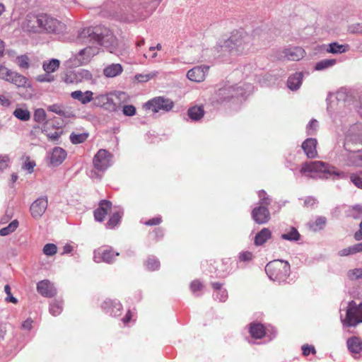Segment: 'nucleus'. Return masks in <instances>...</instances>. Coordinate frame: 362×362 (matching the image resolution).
<instances>
[{
	"label": "nucleus",
	"mask_w": 362,
	"mask_h": 362,
	"mask_svg": "<svg viewBox=\"0 0 362 362\" xmlns=\"http://www.w3.org/2000/svg\"><path fill=\"white\" fill-rule=\"evenodd\" d=\"M290 268L288 262L276 259L269 262L265 271L270 279L281 282L286 281L289 276Z\"/></svg>",
	"instance_id": "3"
},
{
	"label": "nucleus",
	"mask_w": 362,
	"mask_h": 362,
	"mask_svg": "<svg viewBox=\"0 0 362 362\" xmlns=\"http://www.w3.org/2000/svg\"><path fill=\"white\" fill-rule=\"evenodd\" d=\"M146 269L149 271H156L160 267L159 262L154 257H149L145 262Z\"/></svg>",
	"instance_id": "41"
},
{
	"label": "nucleus",
	"mask_w": 362,
	"mask_h": 362,
	"mask_svg": "<svg viewBox=\"0 0 362 362\" xmlns=\"http://www.w3.org/2000/svg\"><path fill=\"white\" fill-rule=\"evenodd\" d=\"M351 182L358 188L362 189V173L352 174L350 177Z\"/></svg>",
	"instance_id": "44"
},
{
	"label": "nucleus",
	"mask_w": 362,
	"mask_h": 362,
	"mask_svg": "<svg viewBox=\"0 0 362 362\" xmlns=\"http://www.w3.org/2000/svg\"><path fill=\"white\" fill-rule=\"evenodd\" d=\"M37 291L42 296L52 298L57 293L53 284L47 279L42 280L37 284Z\"/></svg>",
	"instance_id": "16"
},
{
	"label": "nucleus",
	"mask_w": 362,
	"mask_h": 362,
	"mask_svg": "<svg viewBox=\"0 0 362 362\" xmlns=\"http://www.w3.org/2000/svg\"><path fill=\"white\" fill-rule=\"evenodd\" d=\"M258 196L259 197V204L261 206H267L270 204V199L267 196V193L264 190L259 192Z\"/></svg>",
	"instance_id": "43"
},
{
	"label": "nucleus",
	"mask_w": 362,
	"mask_h": 362,
	"mask_svg": "<svg viewBox=\"0 0 362 362\" xmlns=\"http://www.w3.org/2000/svg\"><path fill=\"white\" fill-rule=\"evenodd\" d=\"M303 74L301 72L296 73L291 76L287 81L288 87L291 90H297L302 83Z\"/></svg>",
	"instance_id": "27"
},
{
	"label": "nucleus",
	"mask_w": 362,
	"mask_h": 362,
	"mask_svg": "<svg viewBox=\"0 0 362 362\" xmlns=\"http://www.w3.org/2000/svg\"><path fill=\"white\" fill-rule=\"evenodd\" d=\"M15 117L21 121H28L30 119V112L27 108L17 107L13 112Z\"/></svg>",
	"instance_id": "31"
},
{
	"label": "nucleus",
	"mask_w": 362,
	"mask_h": 362,
	"mask_svg": "<svg viewBox=\"0 0 362 362\" xmlns=\"http://www.w3.org/2000/svg\"><path fill=\"white\" fill-rule=\"evenodd\" d=\"M112 204L111 202L103 199L98 204V207L94 211V218L98 222H103L107 214L111 211Z\"/></svg>",
	"instance_id": "14"
},
{
	"label": "nucleus",
	"mask_w": 362,
	"mask_h": 362,
	"mask_svg": "<svg viewBox=\"0 0 362 362\" xmlns=\"http://www.w3.org/2000/svg\"><path fill=\"white\" fill-rule=\"evenodd\" d=\"M317 141L315 139L309 138L304 141L302 144V148L303 149L305 155L309 158H313L317 156V151L316 146Z\"/></svg>",
	"instance_id": "19"
},
{
	"label": "nucleus",
	"mask_w": 362,
	"mask_h": 362,
	"mask_svg": "<svg viewBox=\"0 0 362 362\" xmlns=\"http://www.w3.org/2000/svg\"><path fill=\"white\" fill-rule=\"evenodd\" d=\"M4 291L7 295L6 298V301L11 302L13 304H16L18 303V300L12 296L11 287L9 286V285H6L4 286Z\"/></svg>",
	"instance_id": "45"
},
{
	"label": "nucleus",
	"mask_w": 362,
	"mask_h": 362,
	"mask_svg": "<svg viewBox=\"0 0 362 362\" xmlns=\"http://www.w3.org/2000/svg\"><path fill=\"white\" fill-rule=\"evenodd\" d=\"M35 166V163L34 161L30 160L29 158H27L24 167L26 170L29 171V173H32L33 171V168Z\"/></svg>",
	"instance_id": "57"
},
{
	"label": "nucleus",
	"mask_w": 362,
	"mask_h": 362,
	"mask_svg": "<svg viewBox=\"0 0 362 362\" xmlns=\"http://www.w3.org/2000/svg\"><path fill=\"white\" fill-rule=\"evenodd\" d=\"M48 205L46 197L37 199L30 206V211L34 218H40L45 212Z\"/></svg>",
	"instance_id": "9"
},
{
	"label": "nucleus",
	"mask_w": 362,
	"mask_h": 362,
	"mask_svg": "<svg viewBox=\"0 0 362 362\" xmlns=\"http://www.w3.org/2000/svg\"><path fill=\"white\" fill-rule=\"evenodd\" d=\"M122 215V214L118 211L113 213L106 224L107 228H113L117 226L120 223Z\"/></svg>",
	"instance_id": "33"
},
{
	"label": "nucleus",
	"mask_w": 362,
	"mask_h": 362,
	"mask_svg": "<svg viewBox=\"0 0 362 362\" xmlns=\"http://www.w3.org/2000/svg\"><path fill=\"white\" fill-rule=\"evenodd\" d=\"M77 40L81 44H91L81 49L78 54V60L81 64H86L98 53V48L93 42H81V41L78 40V37L77 38Z\"/></svg>",
	"instance_id": "10"
},
{
	"label": "nucleus",
	"mask_w": 362,
	"mask_h": 362,
	"mask_svg": "<svg viewBox=\"0 0 362 362\" xmlns=\"http://www.w3.org/2000/svg\"><path fill=\"white\" fill-rule=\"evenodd\" d=\"M73 250V247L70 245H66L63 247V254L70 253Z\"/></svg>",
	"instance_id": "64"
},
{
	"label": "nucleus",
	"mask_w": 362,
	"mask_h": 362,
	"mask_svg": "<svg viewBox=\"0 0 362 362\" xmlns=\"http://www.w3.org/2000/svg\"><path fill=\"white\" fill-rule=\"evenodd\" d=\"M18 64L23 69L29 68V59L27 56L22 55L18 57Z\"/></svg>",
	"instance_id": "48"
},
{
	"label": "nucleus",
	"mask_w": 362,
	"mask_h": 362,
	"mask_svg": "<svg viewBox=\"0 0 362 362\" xmlns=\"http://www.w3.org/2000/svg\"><path fill=\"white\" fill-rule=\"evenodd\" d=\"M305 50L300 47L287 48L282 51L279 57V59H287L291 61H299L304 57Z\"/></svg>",
	"instance_id": "11"
},
{
	"label": "nucleus",
	"mask_w": 362,
	"mask_h": 362,
	"mask_svg": "<svg viewBox=\"0 0 362 362\" xmlns=\"http://www.w3.org/2000/svg\"><path fill=\"white\" fill-rule=\"evenodd\" d=\"M249 333L252 338L261 339L266 335V327L262 323L253 322L248 325Z\"/></svg>",
	"instance_id": "18"
},
{
	"label": "nucleus",
	"mask_w": 362,
	"mask_h": 362,
	"mask_svg": "<svg viewBox=\"0 0 362 362\" xmlns=\"http://www.w3.org/2000/svg\"><path fill=\"white\" fill-rule=\"evenodd\" d=\"M162 221H163L162 217L158 216L153 217V218L145 221L144 223L146 226H158V225L162 223Z\"/></svg>",
	"instance_id": "50"
},
{
	"label": "nucleus",
	"mask_w": 362,
	"mask_h": 362,
	"mask_svg": "<svg viewBox=\"0 0 362 362\" xmlns=\"http://www.w3.org/2000/svg\"><path fill=\"white\" fill-rule=\"evenodd\" d=\"M347 346L351 352L358 354L362 351V341L358 337H351L347 340Z\"/></svg>",
	"instance_id": "26"
},
{
	"label": "nucleus",
	"mask_w": 362,
	"mask_h": 362,
	"mask_svg": "<svg viewBox=\"0 0 362 362\" xmlns=\"http://www.w3.org/2000/svg\"><path fill=\"white\" fill-rule=\"evenodd\" d=\"M300 237L299 233L295 228H291L289 232L284 233L281 236L282 239L290 241H297L300 239Z\"/></svg>",
	"instance_id": "34"
},
{
	"label": "nucleus",
	"mask_w": 362,
	"mask_h": 362,
	"mask_svg": "<svg viewBox=\"0 0 362 362\" xmlns=\"http://www.w3.org/2000/svg\"><path fill=\"white\" fill-rule=\"evenodd\" d=\"M208 66H196L188 71L187 77L192 81L202 82L204 81L208 71Z\"/></svg>",
	"instance_id": "17"
},
{
	"label": "nucleus",
	"mask_w": 362,
	"mask_h": 362,
	"mask_svg": "<svg viewBox=\"0 0 362 362\" xmlns=\"http://www.w3.org/2000/svg\"><path fill=\"white\" fill-rule=\"evenodd\" d=\"M33 322V321L30 318L27 319L23 322L22 327L25 329L30 330L32 328Z\"/></svg>",
	"instance_id": "58"
},
{
	"label": "nucleus",
	"mask_w": 362,
	"mask_h": 362,
	"mask_svg": "<svg viewBox=\"0 0 362 362\" xmlns=\"http://www.w3.org/2000/svg\"><path fill=\"white\" fill-rule=\"evenodd\" d=\"M355 245H353L351 247H349L347 248H344L339 252V255L341 257L343 256H347L351 254H356L357 253L356 251H355Z\"/></svg>",
	"instance_id": "53"
},
{
	"label": "nucleus",
	"mask_w": 362,
	"mask_h": 362,
	"mask_svg": "<svg viewBox=\"0 0 362 362\" xmlns=\"http://www.w3.org/2000/svg\"><path fill=\"white\" fill-rule=\"evenodd\" d=\"M103 308L110 315L117 317L120 315L122 305L119 303H113L111 300L105 301L102 305Z\"/></svg>",
	"instance_id": "21"
},
{
	"label": "nucleus",
	"mask_w": 362,
	"mask_h": 362,
	"mask_svg": "<svg viewBox=\"0 0 362 362\" xmlns=\"http://www.w3.org/2000/svg\"><path fill=\"white\" fill-rule=\"evenodd\" d=\"M94 105L98 107L109 108L113 105L112 99L110 98L107 95H99L93 98Z\"/></svg>",
	"instance_id": "28"
},
{
	"label": "nucleus",
	"mask_w": 362,
	"mask_h": 362,
	"mask_svg": "<svg viewBox=\"0 0 362 362\" xmlns=\"http://www.w3.org/2000/svg\"><path fill=\"white\" fill-rule=\"evenodd\" d=\"M202 288H203V284L199 280H195V281H192L190 284V288L193 293L201 291L202 289Z\"/></svg>",
	"instance_id": "55"
},
{
	"label": "nucleus",
	"mask_w": 362,
	"mask_h": 362,
	"mask_svg": "<svg viewBox=\"0 0 362 362\" xmlns=\"http://www.w3.org/2000/svg\"><path fill=\"white\" fill-rule=\"evenodd\" d=\"M252 37L243 31H235L224 43V47L233 54H247L252 47Z\"/></svg>",
	"instance_id": "2"
},
{
	"label": "nucleus",
	"mask_w": 362,
	"mask_h": 362,
	"mask_svg": "<svg viewBox=\"0 0 362 362\" xmlns=\"http://www.w3.org/2000/svg\"><path fill=\"white\" fill-rule=\"evenodd\" d=\"M8 81L13 83L18 87L25 88L29 85L28 80L24 76L12 71Z\"/></svg>",
	"instance_id": "25"
},
{
	"label": "nucleus",
	"mask_w": 362,
	"mask_h": 362,
	"mask_svg": "<svg viewBox=\"0 0 362 362\" xmlns=\"http://www.w3.org/2000/svg\"><path fill=\"white\" fill-rule=\"evenodd\" d=\"M0 104L4 107H8L11 105V101L4 95H0Z\"/></svg>",
	"instance_id": "59"
},
{
	"label": "nucleus",
	"mask_w": 362,
	"mask_h": 362,
	"mask_svg": "<svg viewBox=\"0 0 362 362\" xmlns=\"http://www.w3.org/2000/svg\"><path fill=\"white\" fill-rule=\"evenodd\" d=\"M60 61L57 59L45 61L42 64V69L47 74H51L57 71L60 66Z\"/></svg>",
	"instance_id": "29"
},
{
	"label": "nucleus",
	"mask_w": 362,
	"mask_h": 362,
	"mask_svg": "<svg viewBox=\"0 0 362 362\" xmlns=\"http://www.w3.org/2000/svg\"><path fill=\"white\" fill-rule=\"evenodd\" d=\"M88 137V134L87 133H81V134H75L72 133L70 135V141L74 144H78L83 143Z\"/></svg>",
	"instance_id": "36"
},
{
	"label": "nucleus",
	"mask_w": 362,
	"mask_h": 362,
	"mask_svg": "<svg viewBox=\"0 0 362 362\" xmlns=\"http://www.w3.org/2000/svg\"><path fill=\"white\" fill-rule=\"evenodd\" d=\"M62 304L61 302L59 301H54L53 303H51L49 307V313L53 316L59 315L62 313Z\"/></svg>",
	"instance_id": "38"
},
{
	"label": "nucleus",
	"mask_w": 362,
	"mask_h": 362,
	"mask_svg": "<svg viewBox=\"0 0 362 362\" xmlns=\"http://www.w3.org/2000/svg\"><path fill=\"white\" fill-rule=\"evenodd\" d=\"M335 63H336L335 59H324L320 62H318L315 64V70L321 71V70H323L328 67L332 66L333 65L335 64Z\"/></svg>",
	"instance_id": "37"
},
{
	"label": "nucleus",
	"mask_w": 362,
	"mask_h": 362,
	"mask_svg": "<svg viewBox=\"0 0 362 362\" xmlns=\"http://www.w3.org/2000/svg\"><path fill=\"white\" fill-rule=\"evenodd\" d=\"M11 73L12 71L11 70L8 69L4 65L0 64V78L8 81Z\"/></svg>",
	"instance_id": "46"
},
{
	"label": "nucleus",
	"mask_w": 362,
	"mask_h": 362,
	"mask_svg": "<svg viewBox=\"0 0 362 362\" xmlns=\"http://www.w3.org/2000/svg\"><path fill=\"white\" fill-rule=\"evenodd\" d=\"M47 110L60 116H66V110L62 105L53 104L47 107Z\"/></svg>",
	"instance_id": "40"
},
{
	"label": "nucleus",
	"mask_w": 362,
	"mask_h": 362,
	"mask_svg": "<svg viewBox=\"0 0 362 362\" xmlns=\"http://www.w3.org/2000/svg\"><path fill=\"white\" fill-rule=\"evenodd\" d=\"M122 112L127 116H133L136 113V108L132 105H127L123 107Z\"/></svg>",
	"instance_id": "49"
},
{
	"label": "nucleus",
	"mask_w": 362,
	"mask_h": 362,
	"mask_svg": "<svg viewBox=\"0 0 362 362\" xmlns=\"http://www.w3.org/2000/svg\"><path fill=\"white\" fill-rule=\"evenodd\" d=\"M361 322H362V303L357 305L352 300L349 303L344 323L351 327Z\"/></svg>",
	"instance_id": "4"
},
{
	"label": "nucleus",
	"mask_w": 362,
	"mask_h": 362,
	"mask_svg": "<svg viewBox=\"0 0 362 362\" xmlns=\"http://www.w3.org/2000/svg\"><path fill=\"white\" fill-rule=\"evenodd\" d=\"M8 158L7 157H3L0 160V169H3L7 166V161Z\"/></svg>",
	"instance_id": "63"
},
{
	"label": "nucleus",
	"mask_w": 362,
	"mask_h": 362,
	"mask_svg": "<svg viewBox=\"0 0 362 362\" xmlns=\"http://www.w3.org/2000/svg\"><path fill=\"white\" fill-rule=\"evenodd\" d=\"M252 217L257 223L264 224L269 221L270 213L267 206L260 205L253 209Z\"/></svg>",
	"instance_id": "15"
},
{
	"label": "nucleus",
	"mask_w": 362,
	"mask_h": 362,
	"mask_svg": "<svg viewBox=\"0 0 362 362\" xmlns=\"http://www.w3.org/2000/svg\"><path fill=\"white\" fill-rule=\"evenodd\" d=\"M144 106L153 112H158L160 110L168 112L173 108V103L170 99L157 97L148 101Z\"/></svg>",
	"instance_id": "6"
},
{
	"label": "nucleus",
	"mask_w": 362,
	"mask_h": 362,
	"mask_svg": "<svg viewBox=\"0 0 362 362\" xmlns=\"http://www.w3.org/2000/svg\"><path fill=\"white\" fill-rule=\"evenodd\" d=\"M349 276L351 279H359L362 278V268L355 269L349 272Z\"/></svg>",
	"instance_id": "54"
},
{
	"label": "nucleus",
	"mask_w": 362,
	"mask_h": 362,
	"mask_svg": "<svg viewBox=\"0 0 362 362\" xmlns=\"http://www.w3.org/2000/svg\"><path fill=\"white\" fill-rule=\"evenodd\" d=\"M33 119L38 123L44 122L47 119V115L44 109L38 108L35 110Z\"/></svg>",
	"instance_id": "39"
},
{
	"label": "nucleus",
	"mask_w": 362,
	"mask_h": 362,
	"mask_svg": "<svg viewBox=\"0 0 362 362\" xmlns=\"http://www.w3.org/2000/svg\"><path fill=\"white\" fill-rule=\"evenodd\" d=\"M132 313L130 310H128L125 317L122 319V321L124 322V324H127L128 322H130L131 319H132Z\"/></svg>",
	"instance_id": "61"
},
{
	"label": "nucleus",
	"mask_w": 362,
	"mask_h": 362,
	"mask_svg": "<svg viewBox=\"0 0 362 362\" xmlns=\"http://www.w3.org/2000/svg\"><path fill=\"white\" fill-rule=\"evenodd\" d=\"M359 226L360 229L358 231H356L354 234V238L356 240H362V220Z\"/></svg>",
	"instance_id": "60"
},
{
	"label": "nucleus",
	"mask_w": 362,
	"mask_h": 362,
	"mask_svg": "<svg viewBox=\"0 0 362 362\" xmlns=\"http://www.w3.org/2000/svg\"><path fill=\"white\" fill-rule=\"evenodd\" d=\"M49 74L46 73L45 74L40 75L37 77V81L39 82H52L54 80V78Z\"/></svg>",
	"instance_id": "52"
},
{
	"label": "nucleus",
	"mask_w": 362,
	"mask_h": 362,
	"mask_svg": "<svg viewBox=\"0 0 362 362\" xmlns=\"http://www.w3.org/2000/svg\"><path fill=\"white\" fill-rule=\"evenodd\" d=\"M272 238V232L267 228H262L255 237V245L260 246L264 245Z\"/></svg>",
	"instance_id": "23"
},
{
	"label": "nucleus",
	"mask_w": 362,
	"mask_h": 362,
	"mask_svg": "<svg viewBox=\"0 0 362 362\" xmlns=\"http://www.w3.org/2000/svg\"><path fill=\"white\" fill-rule=\"evenodd\" d=\"M158 74V72H153L148 74H139L136 76V79L140 82H146L151 78H155Z\"/></svg>",
	"instance_id": "47"
},
{
	"label": "nucleus",
	"mask_w": 362,
	"mask_h": 362,
	"mask_svg": "<svg viewBox=\"0 0 362 362\" xmlns=\"http://www.w3.org/2000/svg\"><path fill=\"white\" fill-rule=\"evenodd\" d=\"M117 256L119 253L115 252L110 247H101L94 251V259L97 262L111 263Z\"/></svg>",
	"instance_id": "8"
},
{
	"label": "nucleus",
	"mask_w": 362,
	"mask_h": 362,
	"mask_svg": "<svg viewBox=\"0 0 362 362\" xmlns=\"http://www.w3.org/2000/svg\"><path fill=\"white\" fill-rule=\"evenodd\" d=\"M66 156V153L63 148L56 147L54 148L51 156V163L54 165H58L64 161Z\"/></svg>",
	"instance_id": "24"
},
{
	"label": "nucleus",
	"mask_w": 362,
	"mask_h": 362,
	"mask_svg": "<svg viewBox=\"0 0 362 362\" xmlns=\"http://www.w3.org/2000/svg\"><path fill=\"white\" fill-rule=\"evenodd\" d=\"M78 40L81 42H93L107 48L115 47L117 45V38L107 28H95V30L85 29L79 33Z\"/></svg>",
	"instance_id": "1"
},
{
	"label": "nucleus",
	"mask_w": 362,
	"mask_h": 362,
	"mask_svg": "<svg viewBox=\"0 0 362 362\" xmlns=\"http://www.w3.org/2000/svg\"><path fill=\"white\" fill-rule=\"evenodd\" d=\"M42 251L47 256H53L57 252V247L53 243H47L44 246Z\"/></svg>",
	"instance_id": "42"
},
{
	"label": "nucleus",
	"mask_w": 362,
	"mask_h": 362,
	"mask_svg": "<svg viewBox=\"0 0 362 362\" xmlns=\"http://www.w3.org/2000/svg\"><path fill=\"white\" fill-rule=\"evenodd\" d=\"M349 49L348 45H339L337 42H332L329 45L327 52L332 54H341L347 52Z\"/></svg>",
	"instance_id": "30"
},
{
	"label": "nucleus",
	"mask_w": 362,
	"mask_h": 362,
	"mask_svg": "<svg viewBox=\"0 0 362 362\" xmlns=\"http://www.w3.org/2000/svg\"><path fill=\"white\" fill-rule=\"evenodd\" d=\"M204 114V110L202 106H194L188 110L189 117L194 120L201 119Z\"/></svg>",
	"instance_id": "32"
},
{
	"label": "nucleus",
	"mask_w": 362,
	"mask_h": 362,
	"mask_svg": "<svg viewBox=\"0 0 362 362\" xmlns=\"http://www.w3.org/2000/svg\"><path fill=\"white\" fill-rule=\"evenodd\" d=\"M18 226V221L17 220H13L11 221L6 227H4L0 230V235L6 236L16 230Z\"/></svg>",
	"instance_id": "35"
},
{
	"label": "nucleus",
	"mask_w": 362,
	"mask_h": 362,
	"mask_svg": "<svg viewBox=\"0 0 362 362\" xmlns=\"http://www.w3.org/2000/svg\"><path fill=\"white\" fill-rule=\"evenodd\" d=\"M303 355L305 356H308L310 353L315 354L316 353V350L314 346H309L308 344H305L302 346Z\"/></svg>",
	"instance_id": "51"
},
{
	"label": "nucleus",
	"mask_w": 362,
	"mask_h": 362,
	"mask_svg": "<svg viewBox=\"0 0 362 362\" xmlns=\"http://www.w3.org/2000/svg\"><path fill=\"white\" fill-rule=\"evenodd\" d=\"M42 14H28L23 23V28L28 32L40 33L42 28Z\"/></svg>",
	"instance_id": "7"
},
{
	"label": "nucleus",
	"mask_w": 362,
	"mask_h": 362,
	"mask_svg": "<svg viewBox=\"0 0 362 362\" xmlns=\"http://www.w3.org/2000/svg\"><path fill=\"white\" fill-rule=\"evenodd\" d=\"M253 255L251 252L246 251L240 254L239 258L240 261L246 262L250 261L252 259Z\"/></svg>",
	"instance_id": "56"
},
{
	"label": "nucleus",
	"mask_w": 362,
	"mask_h": 362,
	"mask_svg": "<svg viewBox=\"0 0 362 362\" xmlns=\"http://www.w3.org/2000/svg\"><path fill=\"white\" fill-rule=\"evenodd\" d=\"M123 71V67L120 64H112L103 69V74L107 78H113Z\"/></svg>",
	"instance_id": "22"
},
{
	"label": "nucleus",
	"mask_w": 362,
	"mask_h": 362,
	"mask_svg": "<svg viewBox=\"0 0 362 362\" xmlns=\"http://www.w3.org/2000/svg\"><path fill=\"white\" fill-rule=\"evenodd\" d=\"M112 156L105 149H100L94 156L93 164L95 170L103 172L111 165Z\"/></svg>",
	"instance_id": "5"
},
{
	"label": "nucleus",
	"mask_w": 362,
	"mask_h": 362,
	"mask_svg": "<svg viewBox=\"0 0 362 362\" xmlns=\"http://www.w3.org/2000/svg\"><path fill=\"white\" fill-rule=\"evenodd\" d=\"M301 173H329L328 164L322 161L305 163L300 170Z\"/></svg>",
	"instance_id": "13"
},
{
	"label": "nucleus",
	"mask_w": 362,
	"mask_h": 362,
	"mask_svg": "<svg viewBox=\"0 0 362 362\" xmlns=\"http://www.w3.org/2000/svg\"><path fill=\"white\" fill-rule=\"evenodd\" d=\"M154 233L156 235V239L158 240L159 238H162L163 236V232L161 229L157 228L154 230Z\"/></svg>",
	"instance_id": "62"
},
{
	"label": "nucleus",
	"mask_w": 362,
	"mask_h": 362,
	"mask_svg": "<svg viewBox=\"0 0 362 362\" xmlns=\"http://www.w3.org/2000/svg\"><path fill=\"white\" fill-rule=\"evenodd\" d=\"M72 98L80 101L85 105L93 100V93L90 90L82 92L81 90H75L71 93Z\"/></svg>",
	"instance_id": "20"
},
{
	"label": "nucleus",
	"mask_w": 362,
	"mask_h": 362,
	"mask_svg": "<svg viewBox=\"0 0 362 362\" xmlns=\"http://www.w3.org/2000/svg\"><path fill=\"white\" fill-rule=\"evenodd\" d=\"M42 33H55L62 29V23L55 18H53L46 14H42Z\"/></svg>",
	"instance_id": "12"
}]
</instances>
